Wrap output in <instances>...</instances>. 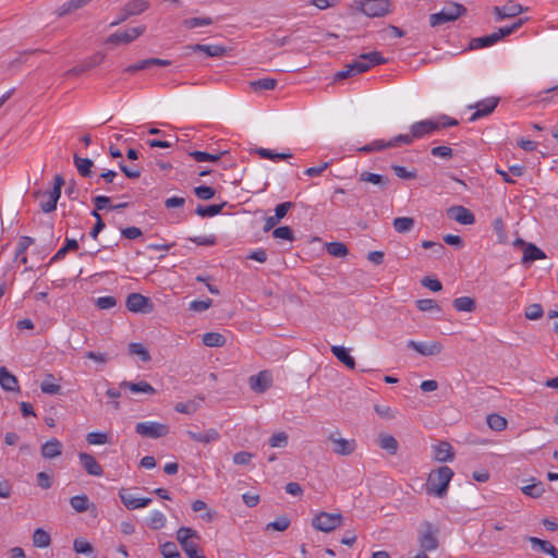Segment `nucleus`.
<instances>
[{
    "label": "nucleus",
    "mask_w": 558,
    "mask_h": 558,
    "mask_svg": "<svg viewBox=\"0 0 558 558\" xmlns=\"http://www.w3.org/2000/svg\"><path fill=\"white\" fill-rule=\"evenodd\" d=\"M167 519L165 514L158 510H154L147 521V525L151 530H160L166 525Z\"/></svg>",
    "instance_id": "obj_43"
},
{
    "label": "nucleus",
    "mask_w": 558,
    "mask_h": 558,
    "mask_svg": "<svg viewBox=\"0 0 558 558\" xmlns=\"http://www.w3.org/2000/svg\"><path fill=\"white\" fill-rule=\"evenodd\" d=\"M452 476L453 471L449 466L445 465L433 470L427 477L426 493L439 498L445 497Z\"/></svg>",
    "instance_id": "obj_2"
},
{
    "label": "nucleus",
    "mask_w": 558,
    "mask_h": 558,
    "mask_svg": "<svg viewBox=\"0 0 558 558\" xmlns=\"http://www.w3.org/2000/svg\"><path fill=\"white\" fill-rule=\"evenodd\" d=\"M50 543H51V537L47 531H45L41 527L36 529L34 531V534H33L34 546L39 547V548H46L50 545Z\"/></svg>",
    "instance_id": "obj_38"
},
{
    "label": "nucleus",
    "mask_w": 558,
    "mask_h": 558,
    "mask_svg": "<svg viewBox=\"0 0 558 558\" xmlns=\"http://www.w3.org/2000/svg\"><path fill=\"white\" fill-rule=\"evenodd\" d=\"M407 347L425 356L437 355L442 351V345L438 341L417 342L409 340Z\"/></svg>",
    "instance_id": "obj_12"
},
{
    "label": "nucleus",
    "mask_w": 558,
    "mask_h": 558,
    "mask_svg": "<svg viewBox=\"0 0 558 558\" xmlns=\"http://www.w3.org/2000/svg\"><path fill=\"white\" fill-rule=\"evenodd\" d=\"M498 99L497 98H488L482 100L475 105V111L470 117V121H476L480 118L486 117L490 114L494 109L497 107Z\"/></svg>",
    "instance_id": "obj_21"
},
{
    "label": "nucleus",
    "mask_w": 558,
    "mask_h": 558,
    "mask_svg": "<svg viewBox=\"0 0 558 558\" xmlns=\"http://www.w3.org/2000/svg\"><path fill=\"white\" fill-rule=\"evenodd\" d=\"M343 517L340 513H328L322 511L312 519L315 530L329 533L342 525Z\"/></svg>",
    "instance_id": "obj_6"
},
{
    "label": "nucleus",
    "mask_w": 558,
    "mask_h": 558,
    "mask_svg": "<svg viewBox=\"0 0 558 558\" xmlns=\"http://www.w3.org/2000/svg\"><path fill=\"white\" fill-rule=\"evenodd\" d=\"M187 436L197 442L210 444L220 438V434L216 428H208L205 432L187 430Z\"/></svg>",
    "instance_id": "obj_23"
},
{
    "label": "nucleus",
    "mask_w": 558,
    "mask_h": 558,
    "mask_svg": "<svg viewBox=\"0 0 558 558\" xmlns=\"http://www.w3.org/2000/svg\"><path fill=\"white\" fill-rule=\"evenodd\" d=\"M192 537H197V532L191 527L182 526L177 531V539L180 545L191 542Z\"/></svg>",
    "instance_id": "obj_52"
},
{
    "label": "nucleus",
    "mask_w": 558,
    "mask_h": 558,
    "mask_svg": "<svg viewBox=\"0 0 558 558\" xmlns=\"http://www.w3.org/2000/svg\"><path fill=\"white\" fill-rule=\"evenodd\" d=\"M203 343L210 348H220L226 343V338L219 332H206L203 335Z\"/></svg>",
    "instance_id": "obj_34"
},
{
    "label": "nucleus",
    "mask_w": 558,
    "mask_h": 558,
    "mask_svg": "<svg viewBox=\"0 0 558 558\" xmlns=\"http://www.w3.org/2000/svg\"><path fill=\"white\" fill-rule=\"evenodd\" d=\"M387 60L379 51L362 53L357 59L345 65V69L335 74L336 80H344L350 76L364 73L375 65L384 64Z\"/></svg>",
    "instance_id": "obj_1"
},
{
    "label": "nucleus",
    "mask_w": 558,
    "mask_h": 558,
    "mask_svg": "<svg viewBox=\"0 0 558 558\" xmlns=\"http://www.w3.org/2000/svg\"><path fill=\"white\" fill-rule=\"evenodd\" d=\"M398 146H401V142L397 141V136H395L390 141L375 140L372 143L360 147L359 150L363 153H372Z\"/></svg>",
    "instance_id": "obj_22"
},
{
    "label": "nucleus",
    "mask_w": 558,
    "mask_h": 558,
    "mask_svg": "<svg viewBox=\"0 0 558 558\" xmlns=\"http://www.w3.org/2000/svg\"><path fill=\"white\" fill-rule=\"evenodd\" d=\"M86 440L89 445H104L108 442V435L101 432H92L87 434Z\"/></svg>",
    "instance_id": "obj_59"
},
{
    "label": "nucleus",
    "mask_w": 558,
    "mask_h": 558,
    "mask_svg": "<svg viewBox=\"0 0 558 558\" xmlns=\"http://www.w3.org/2000/svg\"><path fill=\"white\" fill-rule=\"evenodd\" d=\"M169 426L154 421L140 422L135 426V432L142 437L158 439L169 434Z\"/></svg>",
    "instance_id": "obj_7"
},
{
    "label": "nucleus",
    "mask_w": 558,
    "mask_h": 558,
    "mask_svg": "<svg viewBox=\"0 0 558 558\" xmlns=\"http://www.w3.org/2000/svg\"><path fill=\"white\" fill-rule=\"evenodd\" d=\"M257 154L262 158L270 159V160L288 159L292 156L291 154H284V153L276 154L271 149H268V148H258Z\"/></svg>",
    "instance_id": "obj_58"
},
{
    "label": "nucleus",
    "mask_w": 558,
    "mask_h": 558,
    "mask_svg": "<svg viewBox=\"0 0 558 558\" xmlns=\"http://www.w3.org/2000/svg\"><path fill=\"white\" fill-rule=\"evenodd\" d=\"M78 459L87 474L93 476H101L104 474L101 465L92 454L86 452H80Z\"/></svg>",
    "instance_id": "obj_19"
},
{
    "label": "nucleus",
    "mask_w": 558,
    "mask_h": 558,
    "mask_svg": "<svg viewBox=\"0 0 558 558\" xmlns=\"http://www.w3.org/2000/svg\"><path fill=\"white\" fill-rule=\"evenodd\" d=\"M416 306L422 312L440 311L439 305L432 299L417 300Z\"/></svg>",
    "instance_id": "obj_60"
},
{
    "label": "nucleus",
    "mask_w": 558,
    "mask_h": 558,
    "mask_svg": "<svg viewBox=\"0 0 558 558\" xmlns=\"http://www.w3.org/2000/svg\"><path fill=\"white\" fill-rule=\"evenodd\" d=\"M129 352L132 355H137L142 362H149L150 361V354L146 350V348L138 342H133L129 344Z\"/></svg>",
    "instance_id": "obj_46"
},
{
    "label": "nucleus",
    "mask_w": 558,
    "mask_h": 558,
    "mask_svg": "<svg viewBox=\"0 0 558 558\" xmlns=\"http://www.w3.org/2000/svg\"><path fill=\"white\" fill-rule=\"evenodd\" d=\"M330 350L332 354L347 367L350 369L355 368V360L350 355L349 351L344 347L332 345Z\"/></svg>",
    "instance_id": "obj_28"
},
{
    "label": "nucleus",
    "mask_w": 558,
    "mask_h": 558,
    "mask_svg": "<svg viewBox=\"0 0 558 558\" xmlns=\"http://www.w3.org/2000/svg\"><path fill=\"white\" fill-rule=\"evenodd\" d=\"M271 381L272 376L268 371H262L248 379L250 388L256 393L265 392L271 386Z\"/></svg>",
    "instance_id": "obj_13"
},
{
    "label": "nucleus",
    "mask_w": 558,
    "mask_h": 558,
    "mask_svg": "<svg viewBox=\"0 0 558 558\" xmlns=\"http://www.w3.org/2000/svg\"><path fill=\"white\" fill-rule=\"evenodd\" d=\"M272 236L275 239L287 240V241H290V242H292L294 240L293 231L288 226H282V227L276 228L272 231Z\"/></svg>",
    "instance_id": "obj_54"
},
{
    "label": "nucleus",
    "mask_w": 558,
    "mask_h": 558,
    "mask_svg": "<svg viewBox=\"0 0 558 558\" xmlns=\"http://www.w3.org/2000/svg\"><path fill=\"white\" fill-rule=\"evenodd\" d=\"M197 198L208 201L215 196L216 191L211 186L199 185L194 189Z\"/></svg>",
    "instance_id": "obj_57"
},
{
    "label": "nucleus",
    "mask_w": 558,
    "mask_h": 558,
    "mask_svg": "<svg viewBox=\"0 0 558 558\" xmlns=\"http://www.w3.org/2000/svg\"><path fill=\"white\" fill-rule=\"evenodd\" d=\"M226 151H221L220 154H209L201 150H193L190 153V156L197 162H217Z\"/></svg>",
    "instance_id": "obj_41"
},
{
    "label": "nucleus",
    "mask_w": 558,
    "mask_h": 558,
    "mask_svg": "<svg viewBox=\"0 0 558 558\" xmlns=\"http://www.w3.org/2000/svg\"><path fill=\"white\" fill-rule=\"evenodd\" d=\"M62 450V442L57 438H51L41 445L40 454L44 459L51 460L60 457Z\"/></svg>",
    "instance_id": "obj_20"
},
{
    "label": "nucleus",
    "mask_w": 558,
    "mask_h": 558,
    "mask_svg": "<svg viewBox=\"0 0 558 558\" xmlns=\"http://www.w3.org/2000/svg\"><path fill=\"white\" fill-rule=\"evenodd\" d=\"M40 390L47 395H58L61 391V386L54 383L52 374H48L40 384Z\"/></svg>",
    "instance_id": "obj_35"
},
{
    "label": "nucleus",
    "mask_w": 558,
    "mask_h": 558,
    "mask_svg": "<svg viewBox=\"0 0 558 558\" xmlns=\"http://www.w3.org/2000/svg\"><path fill=\"white\" fill-rule=\"evenodd\" d=\"M74 165L82 177L88 178L92 175V167L94 162L89 158H83L78 155H74L73 157Z\"/></svg>",
    "instance_id": "obj_30"
},
{
    "label": "nucleus",
    "mask_w": 558,
    "mask_h": 558,
    "mask_svg": "<svg viewBox=\"0 0 558 558\" xmlns=\"http://www.w3.org/2000/svg\"><path fill=\"white\" fill-rule=\"evenodd\" d=\"M379 446L390 454H395L399 447L397 439L391 435H380Z\"/></svg>",
    "instance_id": "obj_44"
},
{
    "label": "nucleus",
    "mask_w": 558,
    "mask_h": 558,
    "mask_svg": "<svg viewBox=\"0 0 558 558\" xmlns=\"http://www.w3.org/2000/svg\"><path fill=\"white\" fill-rule=\"evenodd\" d=\"M326 250H327V253L333 257H344L348 255V248L341 242L327 243Z\"/></svg>",
    "instance_id": "obj_48"
},
{
    "label": "nucleus",
    "mask_w": 558,
    "mask_h": 558,
    "mask_svg": "<svg viewBox=\"0 0 558 558\" xmlns=\"http://www.w3.org/2000/svg\"><path fill=\"white\" fill-rule=\"evenodd\" d=\"M453 307L458 312H473L475 310V302L470 296H460L453 300Z\"/></svg>",
    "instance_id": "obj_40"
},
{
    "label": "nucleus",
    "mask_w": 558,
    "mask_h": 558,
    "mask_svg": "<svg viewBox=\"0 0 558 558\" xmlns=\"http://www.w3.org/2000/svg\"><path fill=\"white\" fill-rule=\"evenodd\" d=\"M527 541L533 551L558 558V549L549 541L534 536L529 537Z\"/></svg>",
    "instance_id": "obj_17"
},
{
    "label": "nucleus",
    "mask_w": 558,
    "mask_h": 558,
    "mask_svg": "<svg viewBox=\"0 0 558 558\" xmlns=\"http://www.w3.org/2000/svg\"><path fill=\"white\" fill-rule=\"evenodd\" d=\"M493 11L496 22H501L509 17H517L523 11V8L519 3L509 1L502 7H494Z\"/></svg>",
    "instance_id": "obj_15"
},
{
    "label": "nucleus",
    "mask_w": 558,
    "mask_h": 558,
    "mask_svg": "<svg viewBox=\"0 0 558 558\" xmlns=\"http://www.w3.org/2000/svg\"><path fill=\"white\" fill-rule=\"evenodd\" d=\"M447 216L450 219L464 226L473 225L475 221L473 213L470 209L460 205L451 206L450 208H448Z\"/></svg>",
    "instance_id": "obj_14"
},
{
    "label": "nucleus",
    "mask_w": 558,
    "mask_h": 558,
    "mask_svg": "<svg viewBox=\"0 0 558 558\" xmlns=\"http://www.w3.org/2000/svg\"><path fill=\"white\" fill-rule=\"evenodd\" d=\"M392 226L398 233H408L414 228L415 220L411 217H397L393 219Z\"/></svg>",
    "instance_id": "obj_33"
},
{
    "label": "nucleus",
    "mask_w": 558,
    "mask_h": 558,
    "mask_svg": "<svg viewBox=\"0 0 558 558\" xmlns=\"http://www.w3.org/2000/svg\"><path fill=\"white\" fill-rule=\"evenodd\" d=\"M0 386L5 391L20 390L17 378L4 366L0 367Z\"/></svg>",
    "instance_id": "obj_26"
},
{
    "label": "nucleus",
    "mask_w": 558,
    "mask_h": 558,
    "mask_svg": "<svg viewBox=\"0 0 558 558\" xmlns=\"http://www.w3.org/2000/svg\"><path fill=\"white\" fill-rule=\"evenodd\" d=\"M546 258V254L533 243L525 242V264Z\"/></svg>",
    "instance_id": "obj_39"
},
{
    "label": "nucleus",
    "mask_w": 558,
    "mask_h": 558,
    "mask_svg": "<svg viewBox=\"0 0 558 558\" xmlns=\"http://www.w3.org/2000/svg\"><path fill=\"white\" fill-rule=\"evenodd\" d=\"M223 208V204L220 205H209V206H202L198 205L195 209V214L199 217H214L221 213Z\"/></svg>",
    "instance_id": "obj_45"
},
{
    "label": "nucleus",
    "mask_w": 558,
    "mask_h": 558,
    "mask_svg": "<svg viewBox=\"0 0 558 558\" xmlns=\"http://www.w3.org/2000/svg\"><path fill=\"white\" fill-rule=\"evenodd\" d=\"M33 243H34V239L33 238L27 236V235L21 236L20 241H19V244H17V247H16L15 257L19 258L20 255L25 254L26 250Z\"/></svg>",
    "instance_id": "obj_62"
},
{
    "label": "nucleus",
    "mask_w": 558,
    "mask_h": 558,
    "mask_svg": "<svg viewBox=\"0 0 558 558\" xmlns=\"http://www.w3.org/2000/svg\"><path fill=\"white\" fill-rule=\"evenodd\" d=\"M466 12V8L460 3H449L441 11L429 16V24L433 27L453 22Z\"/></svg>",
    "instance_id": "obj_5"
},
{
    "label": "nucleus",
    "mask_w": 558,
    "mask_h": 558,
    "mask_svg": "<svg viewBox=\"0 0 558 558\" xmlns=\"http://www.w3.org/2000/svg\"><path fill=\"white\" fill-rule=\"evenodd\" d=\"M430 154L434 157L447 159L452 157L453 150L449 146H436L432 148Z\"/></svg>",
    "instance_id": "obj_64"
},
{
    "label": "nucleus",
    "mask_w": 558,
    "mask_h": 558,
    "mask_svg": "<svg viewBox=\"0 0 558 558\" xmlns=\"http://www.w3.org/2000/svg\"><path fill=\"white\" fill-rule=\"evenodd\" d=\"M96 305L100 310H110L117 305V300L111 295L100 296L96 300Z\"/></svg>",
    "instance_id": "obj_63"
},
{
    "label": "nucleus",
    "mask_w": 558,
    "mask_h": 558,
    "mask_svg": "<svg viewBox=\"0 0 558 558\" xmlns=\"http://www.w3.org/2000/svg\"><path fill=\"white\" fill-rule=\"evenodd\" d=\"M43 196L46 198L40 202V208L44 213L49 214L57 208V203L60 198L59 195L53 194L52 192L48 191L43 194Z\"/></svg>",
    "instance_id": "obj_36"
},
{
    "label": "nucleus",
    "mask_w": 558,
    "mask_h": 558,
    "mask_svg": "<svg viewBox=\"0 0 558 558\" xmlns=\"http://www.w3.org/2000/svg\"><path fill=\"white\" fill-rule=\"evenodd\" d=\"M506 36H507V31L504 33H499L497 31L489 35L472 38L469 46H470V49H472V50L490 47Z\"/></svg>",
    "instance_id": "obj_16"
},
{
    "label": "nucleus",
    "mask_w": 558,
    "mask_h": 558,
    "mask_svg": "<svg viewBox=\"0 0 558 558\" xmlns=\"http://www.w3.org/2000/svg\"><path fill=\"white\" fill-rule=\"evenodd\" d=\"M438 529L430 522L425 521L421 524L418 531L417 542L421 553L434 551L438 548L439 542L437 538Z\"/></svg>",
    "instance_id": "obj_4"
},
{
    "label": "nucleus",
    "mask_w": 558,
    "mask_h": 558,
    "mask_svg": "<svg viewBox=\"0 0 558 558\" xmlns=\"http://www.w3.org/2000/svg\"><path fill=\"white\" fill-rule=\"evenodd\" d=\"M277 86V80L271 77H264L257 81L251 82V87L254 90H271Z\"/></svg>",
    "instance_id": "obj_47"
},
{
    "label": "nucleus",
    "mask_w": 558,
    "mask_h": 558,
    "mask_svg": "<svg viewBox=\"0 0 558 558\" xmlns=\"http://www.w3.org/2000/svg\"><path fill=\"white\" fill-rule=\"evenodd\" d=\"M70 505L76 512L82 513L88 510L89 499L85 494L73 496L70 499Z\"/></svg>",
    "instance_id": "obj_42"
},
{
    "label": "nucleus",
    "mask_w": 558,
    "mask_h": 558,
    "mask_svg": "<svg viewBox=\"0 0 558 558\" xmlns=\"http://www.w3.org/2000/svg\"><path fill=\"white\" fill-rule=\"evenodd\" d=\"M328 439L332 442V451L339 456H350L356 448L354 439L342 438L339 433L330 434Z\"/></svg>",
    "instance_id": "obj_10"
},
{
    "label": "nucleus",
    "mask_w": 558,
    "mask_h": 558,
    "mask_svg": "<svg viewBox=\"0 0 558 558\" xmlns=\"http://www.w3.org/2000/svg\"><path fill=\"white\" fill-rule=\"evenodd\" d=\"M73 548L77 554L83 555H90L94 551L92 544L82 538H76L74 541Z\"/></svg>",
    "instance_id": "obj_55"
},
{
    "label": "nucleus",
    "mask_w": 558,
    "mask_h": 558,
    "mask_svg": "<svg viewBox=\"0 0 558 558\" xmlns=\"http://www.w3.org/2000/svg\"><path fill=\"white\" fill-rule=\"evenodd\" d=\"M192 510L194 512H199L206 510V512L202 515L206 521H211L214 518V513L210 510H207V505L203 500H195L192 504Z\"/></svg>",
    "instance_id": "obj_61"
},
{
    "label": "nucleus",
    "mask_w": 558,
    "mask_h": 558,
    "mask_svg": "<svg viewBox=\"0 0 558 558\" xmlns=\"http://www.w3.org/2000/svg\"><path fill=\"white\" fill-rule=\"evenodd\" d=\"M435 131H438L436 119L422 120L411 125L410 134L397 135V141L401 142V145H409L415 138H422L434 133Z\"/></svg>",
    "instance_id": "obj_3"
},
{
    "label": "nucleus",
    "mask_w": 558,
    "mask_h": 558,
    "mask_svg": "<svg viewBox=\"0 0 558 558\" xmlns=\"http://www.w3.org/2000/svg\"><path fill=\"white\" fill-rule=\"evenodd\" d=\"M360 182L371 183L378 186L379 191H385L389 184L386 175L363 171L359 177Z\"/></svg>",
    "instance_id": "obj_24"
},
{
    "label": "nucleus",
    "mask_w": 558,
    "mask_h": 558,
    "mask_svg": "<svg viewBox=\"0 0 558 558\" xmlns=\"http://www.w3.org/2000/svg\"><path fill=\"white\" fill-rule=\"evenodd\" d=\"M203 400H204L203 398H199L198 401L190 400L186 402H178L174 405V410L179 413L193 414L199 409Z\"/></svg>",
    "instance_id": "obj_37"
},
{
    "label": "nucleus",
    "mask_w": 558,
    "mask_h": 558,
    "mask_svg": "<svg viewBox=\"0 0 558 558\" xmlns=\"http://www.w3.org/2000/svg\"><path fill=\"white\" fill-rule=\"evenodd\" d=\"M487 424L493 430L500 432L506 428L507 421L498 414H490L487 416Z\"/></svg>",
    "instance_id": "obj_51"
},
{
    "label": "nucleus",
    "mask_w": 558,
    "mask_h": 558,
    "mask_svg": "<svg viewBox=\"0 0 558 558\" xmlns=\"http://www.w3.org/2000/svg\"><path fill=\"white\" fill-rule=\"evenodd\" d=\"M89 1L90 0H69L58 8L57 13L59 16H64L83 8Z\"/></svg>",
    "instance_id": "obj_31"
},
{
    "label": "nucleus",
    "mask_w": 558,
    "mask_h": 558,
    "mask_svg": "<svg viewBox=\"0 0 558 558\" xmlns=\"http://www.w3.org/2000/svg\"><path fill=\"white\" fill-rule=\"evenodd\" d=\"M149 7L147 0H131L124 7L125 16L138 15Z\"/></svg>",
    "instance_id": "obj_29"
},
{
    "label": "nucleus",
    "mask_w": 558,
    "mask_h": 558,
    "mask_svg": "<svg viewBox=\"0 0 558 558\" xmlns=\"http://www.w3.org/2000/svg\"><path fill=\"white\" fill-rule=\"evenodd\" d=\"M395 174L403 180H413L417 177L416 170H408L403 166L392 165L391 166Z\"/></svg>",
    "instance_id": "obj_53"
},
{
    "label": "nucleus",
    "mask_w": 558,
    "mask_h": 558,
    "mask_svg": "<svg viewBox=\"0 0 558 558\" xmlns=\"http://www.w3.org/2000/svg\"><path fill=\"white\" fill-rule=\"evenodd\" d=\"M120 388L122 389H129L132 393H146V395H155L156 389L147 381H138V383H131V381H122L120 383Z\"/></svg>",
    "instance_id": "obj_25"
},
{
    "label": "nucleus",
    "mask_w": 558,
    "mask_h": 558,
    "mask_svg": "<svg viewBox=\"0 0 558 558\" xmlns=\"http://www.w3.org/2000/svg\"><path fill=\"white\" fill-rule=\"evenodd\" d=\"M186 49H190L194 52H205L208 57H221L226 53V48L219 45H190L186 47Z\"/></svg>",
    "instance_id": "obj_27"
},
{
    "label": "nucleus",
    "mask_w": 558,
    "mask_h": 558,
    "mask_svg": "<svg viewBox=\"0 0 558 558\" xmlns=\"http://www.w3.org/2000/svg\"><path fill=\"white\" fill-rule=\"evenodd\" d=\"M126 307L133 313H150L154 306L149 298L140 293H131L126 299Z\"/></svg>",
    "instance_id": "obj_11"
},
{
    "label": "nucleus",
    "mask_w": 558,
    "mask_h": 558,
    "mask_svg": "<svg viewBox=\"0 0 558 558\" xmlns=\"http://www.w3.org/2000/svg\"><path fill=\"white\" fill-rule=\"evenodd\" d=\"M160 553L163 558H181L177 545L173 542H166L160 546Z\"/></svg>",
    "instance_id": "obj_50"
},
{
    "label": "nucleus",
    "mask_w": 558,
    "mask_h": 558,
    "mask_svg": "<svg viewBox=\"0 0 558 558\" xmlns=\"http://www.w3.org/2000/svg\"><path fill=\"white\" fill-rule=\"evenodd\" d=\"M435 459L440 462L451 461L453 459V452L450 444L442 441L438 446H436Z\"/></svg>",
    "instance_id": "obj_32"
},
{
    "label": "nucleus",
    "mask_w": 558,
    "mask_h": 558,
    "mask_svg": "<svg viewBox=\"0 0 558 558\" xmlns=\"http://www.w3.org/2000/svg\"><path fill=\"white\" fill-rule=\"evenodd\" d=\"M119 496L122 504L130 510L147 507L151 502L150 498H137L126 489H121Z\"/></svg>",
    "instance_id": "obj_18"
},
{
    "label": "nucleus",
    "mask_w": 558,
    "mask_h": 558,
    "mask_svg": "<svg viewBox=\"0 0 558 558\" xmlns=\"http://www.w3.org/2000/svg\"><path fill=\"white\" fill-rule=\"evenodd\" d=\"M272 448H284L288 445V435L284 432L274 434L269 439Z\"/></svg>",
    "instance_id": "obj_56"
},
{
    "label": "nucleus",
    "mask_w": 558,
    "mask_h": 558,
    "mask_svg": "<svg viewBox=\"0 0 558 558\" xmlns=\"http://www.w3.org/2000/svg\"><path fill=\"white\" fill-rule=\"evenodd\" d=\"M390 5V0H363L361 2V10L367 16L378 17L389 13Z\"/></svg>",
    "instance_id": "obj_8"
},
{
    "label": "nucleus",
    "mask_w": 558,
    "mask_h": 558,
    "mask_svg": "<svg viewBox=\"0 0 558 558\" xmlns=\"http://www.w3.org/2000/svg\"><path fill=\"white\" fill-rule=\"evenodd\" d=\"M211 17H191L184 20L183 24L186 28L192 29L196 27H203L213 24Z\"/></svg>",
    "instance_id": "obj_49"
},
{
    "label": "nucleus",
    "mask_w": 558,
    "mask_h": 558,
    "mask_svg": "<svg viewBox=\"0 0 558 558\" xmlns=\"http://www.w3.org/2000/svg\"><path fill=\"white\" fill-rule=\"evenodd\" d=\"M146 31V26L141 25L136 27L129 28L123 32H117L111 34L107 39L106 43L113 44V45H120V44H129L140 37L144 34Z\"/></svg>",
    "instance_id": "obj_9"
}]
</instances>
